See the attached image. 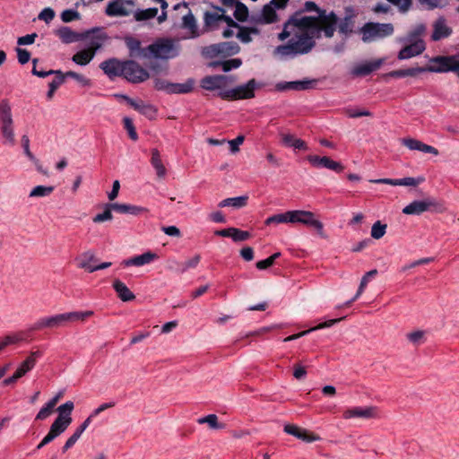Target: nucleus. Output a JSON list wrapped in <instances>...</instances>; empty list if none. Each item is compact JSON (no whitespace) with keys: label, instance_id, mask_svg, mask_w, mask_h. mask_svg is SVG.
Segmentation results:
<instances>
[{"label":"nucleus","instance_id":"f257e3e1","mask_svg":"<svg viewBox=\"0 0 459 459\" xmlns=\"http://www.w3.org/2000/svg\"><path fill=\"white\" fill-rule=\"evenodd\" d=\"M337 17L331 12H319L316 16H305L296 13L285 22L279 34L280 40L290 38L287 44L278 46L274 56L280 59L294 57L307 54L315 47V38H319L323 31L326 38H331L336 30Z\"/></svg>","mask_w":459,"mask_h":459},{"label":"nucleus","instance_id":"f03ea898","mask_svg":"<svg viewBox=\"0 0 459 459\" xmlns=\"http://www.w3.org/2000/svg\"><path fill=\"white\" fill-rule=\"evenodd\" d=\"M93 312L89 311H74L62 314H56L50 316H44L38 319L31 326L32 331H39L43 329H53L66 325L69 322L84 321L92 316Z\"/></svg>","mask_w":459,"mask_h":459},{"label":"nucleus","instance_id":"7ed1b4c3","mask_svg":"<svg viewBox=\"0 0 459 459\" xmlns=\"http://www.w3.org/2000/svg\"><path fill=\"white\" fill-rule=\"evenodd\" d=\"M179 46L170 39H160L142 50V56L170 59L178 56Z\"/></svg>","mask_w":459,"mask_h":459},{"label":"nucleus","instance_id":"20e7f679","mask_svg":"<svg viewBox=\"0 0 459 459\" xmlns=\"http://www.w3.org/2000/svg\"><path fill=\"white\" fill-rule=\"evenodd\" d=\"M262 84L255 79L249 80L247 83L237 86L233 89L219 92V96L224 100H245L255 97V91Z\"/></svg>","mask_w":459,"mask_h":459},{"label":"nucleus","instance_id":"39448f33","mask_svg":"<svg viewBox=\"0 0 459 459\" xmlns=\"http://www.w3.org/2000/svg\"><path fill=\"white\" fill-rule=\"evenodd\" d=\"M362 40L371 42L378 39L390 36L394 33V26L391 23L368 22L360 30Z\"/></svg>","mask_w":459,"mask_h":459},{"label":"nucleus","instance_id":"423d86ee","mask_svg":"<svg viewBox=\"0 0 459 459\" xmlns=\"http://www.w3.org/2000/svg\"><path fill=\"white\" fill-rule=\"evenodd\" d=\"M290 213V223H300L315 229L320 236H324V224L316 219L314 212L305 210H292Z\"/></svg>","mask_w":459,"mask_h":459},{"label":"nucleus","instance_id":"0eeeda50","mask_svg":"<svg viewBox=\"0 0 459 459\" xmlns=\"http://www.w3.org/2000/svg\"><path fill=\"white\" fill-rule=\"evenodd\" d=\"M239 50L240 48L237 42L229 41L212 44L208 47H205L203 49L202 53L206 57L213 58L217 56H230L238 54Z\"/></svg>","mask_w":459,"mask_h":459},{"label":"nucleus","instance_id":"6e6552de","mask_svg":"<svg viewBox=\"0 0 459 459\" xmlns=\"http://www.w3.org/2000/svg\"><path fill=\"white\" fill-rule=\"evenodd\" d=\"M430 65L421 67L422 73H448L455 72V56H438L430 59Z\"/></svg>","mask_w":459,"mask_h":459},{"label":"nucleus","instance_id":"1a4fd4ad","mask_svg":"<svg viewBox=\"0 0 459 459\" xmlns=\"http://www.w3.org/2000/svg\"><path fill=\"white\" fill-rule=\"evenodd\" d=\"M123 76L130 82L139 83L146 81L150 74L137 62L128 60L124 62Z\"/></svg>","mask_w":459,"mask_h":459},{"label":"nucleus","instance_id":"9d476101","mask_svg":"<svg viewBox=\"0 0 459 459\" xmlns=\"http://www.w3.org/2000/svg\"><path fill=\"white\" fill-rule=\"evenodd\" d=\"M133 0H113L106 7L105 13L109 17H124L133 13Z\"/></svg>","mask_w":459,"mask_h":459},{"label":"nucleus","instance_id":"9b49d317","mask_svg":"<svg viewBox=\"0 0 459 459\" xmlns=\"http://www.w3.org/2000/svg\"><path fill=\"white\" fill-rule=\"evenodd\" d=\"M82 34L88 35L84 38V39L87 40L86 48L90 52L94 53L95 56L96 52L102 47L104 41L107 39V35L100 28L86 30L82 32Z\"/></svg>","mask_w":459,"mask_h":459},{"label":"nucleus","instance_id":"f8f14e48","mask_svg":"<svg viewBox=\"0 0 459 459\" xmlns=\"http://www.w3.org/2000/svg\"><path fill=\"white\" fill-rule=\"evenodd\" d=\"M401 43H408L398 53L399 60H405L420 55L426 48L425 42L422 39H415L413 41H400Z\"/></svg>","mask_w":459,"mask_h":459},{"label":"nucleus","instance_id":"ddd939ff","mask_svg":"<svg viewBox=\"0 0 459 459\" xmlns=\"http://www.w3.org/2000/svg\"><path fill=\"white\" fill-rule=\"evenodd\" d=\"M307 160L315 168H325L338 173L344 169L342 163L333 160L327 156L308 155Z\"/></svg>","mask_w":459,"mask_h":459},{"label":"nucleus","instance_id":"4468645a","mask_svg":"<svg viewBox=\"0 0 459 459\" xmlns=\"http://www.w3.org/2000/svg\"><path fill=\"white\" fill-rule=\"evenodd\" d=\"M378 414V409L376 406H368V407H353L344 411L343 418L345 420H350L353 418H361V419H374L377 418Z\"/></svg>","mask_w":459,"mask_h":459},{"label":"nucleus","instance_id":"2eb2a0df","mask_svg":"<svg viewBox=\"0 0 459 459\" xmlns=\"http://www.w3.org/2000/svg\"><path fill=\"white\" fill-rule=\"evenodd\" d=\"M231 77L226 75L206 76L201 81V86L207 91H214L225 87L231 82Z\"/></svg>","mask_w":459,"mask_h":459},{"label":"nucleus","instance_id":"dca6fc26","mask_svg":"<svg viewBox=\"0 0 459 459\" xmlns=\"http://www.w3.org/2000/svg\"><path fill=\"white\" fill-rule=\"evenodd\" d=\"M434 205L431 199L415 200L403 209V212L407 215H420L429 210Z\"/></svg>","mask_w":459,"mask_h":459},{"label":"nucleus","instance_id":"f3484780","mask_svg":"<svg viewBox=\"0 0 459 459\" xmlns=\"http://www.w3.org/2000/svg\"><path fill=\"white\" fill-rule=\"evenodd\" d=\"M127 103L134 108L135 110L145 116L149 119H152L156 117L157 109L154 106L150 103H145L141 100H134L129 97L124 96Z\"/></svg>","mask_w":459,"mask_h":459},{"label":"nucleus","instance_id":"a211bd4d","mask_svg":"<svg viewBox=\"0 0 459 459\" xmlns=\"http://www.w3.org/2000/svg\"><path fill=\"white\" fill-rule=\"evenodd\" d=\"M100 67L109 78L123 76L124 62H120L116 58L102 62Z\"/></svg>","mask_w":459,"mask_h":459},{"label":"nucleus","instance_id":"6ab92c4d","mask_svg":"<svg viewBox=\"0 0 459 459\" xmlns=\"http://www.w3.org/2000/svg\"><path fill=\"white\" fill-rule=\"evenodd\" d=\"M402 143L411 151H419V152H421L424 153H430L435 156L438 155V151L437 148H435L431 145L426 144L417 139L403 138V139H402Z\"/></svg>","mask_w":459,"mask_h":459},{"label":"nucleus","instance_id":"aec40b11","mask_svg":"<svg viewBox=\"0 0 459 459\" xmlns=\"http://www.w3.org/2000/svg\"><path fill=\"white\" fill-rule=\"evenodd\" d=\"M384 59H377L370 62L358 64L351 70L353 76H366L377 70L383 64Z\"/></svg>","mask_w":459,"mask_h":459},{"label":"nucleus","instance_id":"412c9836","mask_svg":"<svg viewBox=\"0 0 459 459\" xmlns=\"http://www.w3.org/2000/svg\"><path fill=\"white\" fill-rule=\"evenodd\" d=\"M56 35L59 37L61 41L65 44H71L80 40H83L87 34L78 33L74 31L67 26H63L56 30Z\"/></svg>","mask_w":459,"mask_h":459},{"label":"nucleus","instance_id":"4be33fe9","mask_svg":"<svg viewBox=\"0 0 459 459\" xmlns=\"http://www.w3.org/2000/svg\"><path fill=\"white\" fill-rule=\"evenodd\" d=\"M452 33V29L447 26L446 20L439 17L433 24L432 40L438 41L444 38H447Z\"/></svg>","mask_w":459,"mask_h":459},{"label":"nucleus","instance_id":"5701e85b","mask_svg":"<svg viewBox=\"0 0 459 459\" xmlns=\"http://www.w3.org/2000/svg\"><path fill=\"white\" fill-rule=\"evenodd\" d=\"M422 178H379V179H373L370 180V182L375 184H385L390 186H416L420 182H422Z\"/></svg>","mask_w":459,"mask_h":459},{"label":"nucleus","instance_id":"b1692460","mask_svg":"<svg viewBox=\"0 0 459 459\" xmlns=\"http://www.w3.org/2000/svg\"><path fill=\"white\" fill-rule=\"evenodd\" d=\"M97 261L98 259L92 250L85 251L76 257L77 266L89 273L94 272V264Z\"/></svg>","mask_w":459,"mask_h":459},{"label":"nucleus","instance_id":"393cba45","mask_svg":"<svg viewBox=\"0 0 459 459\" xmlns=\"http://www.w3.org/2000/svg\"><path fill=\"white\" fill-rule=\"evenodd\" d=\"M157 258L158 256L155 253L148 251L142 255H135L129 259L124 260L123 264L125 266H143L151 264Z\"/></svg>","mask_w":459,"mask_h":459},{"label":"nucleus","instance_id":"a878e982","mask_svg":"<svg viewBox=\"0 0 459 459\" xmlns=\"http://www.w3.org/2000/svg\"><path fill=\"white\" fill-rule=\"evenodd\" d=\"M200 260V255H195L194 257L184 263H178V261L172 260L169 262L168 269L171 271H176L179 273H184L188 269L195 268L198 265Z\"/></svg>","mask_w":459,"mask_h":459},{"label":"nucleus","instance_id":"bb28decb","mask_svg":"<svg viewBox=\"0 0 459 459\" xmlns=\"http://www.w3.org/2000/svg\"><path fill=\"white\" fill-rule=\"evenodd\" d=\"M279 0H272L269 4H265L259 16V21L263 23H272L276 19V9H280L278 6Z\"/></svg>","mask_w":459,"mask_h":459},{"label":"nucleus","instance_id":"cd10ccee","mask_svg":"<svg viewBox=\"0 0 459 459\" xmlns=\"http://www.w3.org/2000/svg\"><path fill=\"white\" fill-rule=\"evenodd\" d=\"M42 353L39 351L30 352V356L21 363L16 371L14 372L20 378L26 373L30 371L36 365L37 358L41 357Z\"/></svg>","mask_w":459,"mask_h":459},{"label":"nucleus","instance_id":"c85d7f7f","mask_svg":"<svg viewBox=\"0 0 459 459\" xmlns=\"http://www.w3.org/2000/svg\"><path fill=\"white\" fill-rule=\"evenodd\" d=\"M110 208H113V211L122 214H132V215H139L147 211L146 208L142 206H136L126 204H117V203H110Z\"/></svg>","mask_w":459,"mask_h":459},{"label":"nucleus","instance_id":"c756f323","mask_svg":"<svg viewBox=\"0 0 459 459\" xmlns=\"http://www.w3.org/2000/svg\"><path fill=\"white\" fill-rule=\"evenodd\" d=\"M113 288L118 298L124 302L132 301L135 299V295L118 279L113 281Z\"/></svg>","mask_w":459,"mask_h":459},{"label":"nucleus","instance_id":"7c9ffc66","mask_svg":"<svg viewBox=\"0 0 459 459\" xmlns=\"http://www.w3.org/2000/svg\"><path fill=\"white\" fill-rule=\"evenodd\" d=\"M182 20V27L188 32L187 38L194 39L198 37L199 31L193 13L188 11L187 13L183 16Z\"/></svg>","mask_w":459,"mask_h":459},{"label":"nucleus","instance_id":"2f4dec72","mask_svg":"<svg viewBox=\"0 0 459 459\" xmlns=\"http://www.w3.org/2000/svg\"><path fill=\"white\" fill-rule=\"evenodd\" d=\"M314 81L310 80H301V81H293L287 82H281L277 84V89L280 91L286 90H294V91H303L311 88Z\"/></svg>","mask_w":459,"mask_h":459},{"label":"nucleus","instance_id":"473e14b6","mask_svg":"<svg viewBox=\"0 0 459 459\" xmlns=\"http://www.w3.org/2000/svg\"><path fill=\"white\" fill-rule=\"evenodd\" d=\"M151 164L154 168L157 177L164 178L167 174V170L162 163L160 152L157 149L152 150Z\"/></svg>","mask_w":459,"mask_h":459},{"label":"nucleus","instance_id":"72a5a7b5","mask_svg":"<svg viewBox=\"0 0 459 459\" xmlns=\"http://www.w3.org/2000/svg\"><path fill=\"white\" fill-rule=\"evenodd\" d=\"M195 85V81L193 79H187L183 83H173L171 82L169 85V94H186L192 91Z\"/></svg>","mask_w":459,"mask_h":459},{"label":"nucleus","instance_id":"f704fd0d","mask_svg":"<svg viewBox=\"0 0 459 459\" xmlns=\"http://www.w3.org/2000/svg\"><path fill=\"white\" fill-rule=\"evenodd\" d=\"M248 197L247 195L236 196L226 198L219 203L218 206L221 208L223 207H233V208H242L245 207L247 204Z\"/></svg>","mask_w":459,"mask_h":459},{"label":"nucleus","instance_id":"c9c22d12","mask_svg":"<svg viewBox=\"0 0 459 459\" xmlns=\"http://www.w3.org/2000/svg\"><path fill=\"white\" fill-rule=\"evenodd\" d=\"M71 423L72 422H70V420L67 419L63 420L61 418L56 417V419L50 426L48 432L56 438L62 433H64Z\"/></svg>","mask_w":459,"mask_h":459},{"label":"nucleus","instance_id":"e433bc0d","mask_svg":"<svg viewBox=\"0 0 459 459\" xmlns=\"http://www.w3.org/2000/svg\"><path fill=\"white\" fill-rule=\"evenodd\" d=\"M94 53L90 52L87 48H84L75 53L73 56L72 60L76 65L84 66L88 65L94 58Z\"/></svg>","mask_w":459,"mask_h":459},{"label":"nucleus","instance_id":"4c0bfd02","mask_svg":"<svg viewBox=\"0 0 459 459\" xmlns=\"http://www.w3.org/2000/svg\"><path fill=\"white\" fill-rule=\"evenodd\" d=\"M281 141L285 145L293 147L295 149H299V150L307 149V144L303 140L298 139L290 134H281Z\"/></svg>","mask_w":459,"mask_h":459},{"label":"nucleus","instance_id":"58836bf2","mask_svg":"<svg viewBox=\"0 0 459 459\" xmlns=\"http://www.w3.org/2000/svg\"><path fill=\"white\" fill-rule=\"evenodd\" d=\"M422 73L421 67H411L408 69L394 70L386 74V76L394 78H403L406 76H415Z\"/></svg>","mask_w":459,"mask_h":459},{"label":"nucleus","instance_id":"ea45409f","mask_svg":"<svg viewBox=\"0 0 459 459\" xmlns=\"http://www.w3.org/2000/svg\"><path fill=\"white\" fill-rule=\"evenodd\" d=\"M157 13L158 9L155 7L147 8L144 10L138 9L134 13V17L135 21L142 22L154 18L157 15Z\"/></svg>","mask_w":459,"mask_h":459},{"label":"nucleus","instance_id":"a19ab883","mask_svg":"<svg viewBox=\"0 0 459 459\" xmlns=\"http://www.w3.org/2000/svg\"><path fill=\"white\" fill-rule=\"evenodd\" d=\"M74 408V404L72 401H67L65 403L61 404L57 407L56 411L58 412V418L63 420H69L72 422L71 413Z\"/></svg>","mask_w":459,"mask_h":459},{"label":"nucleus","instance_id":"79ce46f5","mask_svg":"<svg viewBox=\"0 0 459 459\" xmlns=\"http://www.w3.org/2000/svg\"><path fill=\"white\" fill-rule=\"evenodd\" d=\"M290 211H287L282 213H277L274 215H272L268 217L264 221L265 225H271V224H280V223H290Z\"/></svg>","mask_w":459,"mask_h":459},{"label":"nucleus","instance_id":"37998d69","mask_svg":"<svg viewBox=\"0 0 459 459\" xmlns=\"http://www.w3.org/2000/svg\"><path fill=\"white\" fill-rule=\"evenodd\" d=\"M407 340L414 346H420L426 341V332L422 330H416L406 334Z\"/></svg>","mask_w":459,"mask_h":459},{"label":"nucleus","instance_id":"c03bdc74","mask_svg":"<svg viewBox=\"0 0 459 459\" xmlns=\"http://www.w3.org/2000/svg\"><path fill=\"white\" fill-rule=\"evenodd\" d=\"M197 422L199 424H208L209 427L211 429H223L225 427L224 424L222 423H219L218 421V417L217 415L215 414H209L207 416H204V417H202V418H199L197 420Z\"/></svg>","mask_w":459,"mask_h":459},{"label":"nucleus","instance_id":"a18cd8bd","mask_svg":"<svg viewBox=\"0 0 459 459\" xmlns=\"http://www.w3.org/2000/svg\"><path fill=\"white\" fill-rule=\"evenodd\" d=\"M125 42L130 51L131 56H135L136 53L142 56V50L143 48H141V41L139 39L133 37H127L125 39Z\"/></svg>","mask_w":459,"mask_h":459},{"label":"nucleus","instance_id":"49530a36","mask_svg":"<svg viewBox=\"0 0 459 459\" xmlns=\"http://www.w3.org/2000/svg\"><path fill=\"white\" fill-rule=\"evenodd\" d=\"M425 30L426 26L424 24H418L411 32L408 33L406 37L398 39V41H413L415 39H420L419 37L423 34Z\"/></svg>","mask_w":459,"mask_h":459},{"label":"nucleus","instance_id":"de8ad7c7","mask_svg":"<svg viewBox=\"0 0 459 459\" xmlns=\"http://www.w3.org/2000/svg\"><path fill=\"white\" fill-rule=\"evenodd\" d=\"M1 130L3 136L10 143L14 144V133L13 128V121L9 122H1Z\"/></svg>","mask_w":459,"mask_h":459},{"label":"nucleus","instance_id":"09e8293b","mask_svg":"<svg viewBox=\"0 0 459 459\" xmlns=\"http://www.w3.org/2000/svg\"><path fill=\"white\" fill-rule=\"evenodd\" d=\"M258 30L255 28H241L239 29L237 37L243 43H249L252 40V34H258Z\"/></svg>","mask_w":459,"mask_h":459},{"label":"nucleus","instance_id":"8fccbe9b","mask_svg":"<svg viewBox=\"0 0 459 459\" xmlns=\"http://www.w3.org/2000/svg\"><path fill=\"white\" fill-rule=\"evenodd\" d=\"M386 224L381 223L380 221H376L371 227V237L375 239H379L385 236L386 232Z\"/></svg>","mask_w":459,"mask_h":459},{"label":"nucleus","instance_id":"3c124183","mask_svg":"<svg viewBox=\"0 0 459 459\" xmlns=\"http://www.w3.org/2000/svg\"><path fill=\"white\" fill-rule=\"evenodd\" d=\"M54 191L53 186H37L30 193V197H45Z\"/></svg>","mask_w":459,"mask_h":459},{"label":"nucleus","instance_id":"603ef678","mask_svg":"<svg viewBox=\"0 0 459 459\" xmlns=\"http://www.w3.org/2000/svg\"><path fill=\"white\" fill-rule=\"evenodd\" d=\"M0 116L1 122L13 121L11 107L6 100H4L0 103Z\"/></svg>","mask_w":459,"mask_h":459},{"label":"nucleus","instance_id":"864d4df0","mask_svg":"<svg viewBox=\"0 0 459 459\" xmlns=\"http://www.w3.org/2000/svg\"><path fill=\"white\" fill-rule=\"evenodd\" d=\"M110 204H105V209L102 213H99L93 217L92 221L95 223H100L106 221H111L113 219L112 211L113 208L109 207Z\"/></svg>","mask_w":459,"mask_h":459},{"label":"nucleus","instance_id":"5fc2aeb1","mask_svg":"<svg viewBox=\"0 0 459 459\" xmlns=\"http://www.w3.org/2000/svg\"><path fill=\"white\" fill-rule=\"evenodd\" d=\"M53 72L56 77L48 83V87L52 91H56L64 83L65 75L60 70H53Z\"/></svg>","mask_w":459,"mask_h":459},{"label":"nucleus","instance_id":"6e6d98bb","mask_svg":"<svg viewBox=\"0 0 459 459\" xmlns=\"http://www.w3.org/2000/svg\"><path fill=\"white\" fill-rule=\"evenodd\" d=\"M234 16L238 21H246L248 16L247 7L242 3L238 2L234 11Z\"/></svg>","mask_w":459,"mask_h":459},{"label":"nucleus","instance_id":"4d7b16f0","mask_svg":"<svg viewBox=\"0 0 459 459\" xmlns=\"http://www.w3.org/2000/svg\"><path fill=\"white\" fill-rule=\"evenodd\" d=\"M22 145L24 151V154L28 157V159L33 161L35 164H38L39 160L30 150V138L28 135L24 134L22 136Z\"/></svg>","mask_w":459,"mask_h":459},{"label":"nucleus","instance_id":"13d9d810","mask_svg":"<svg viewBox=\"0 0 459 459\" xmlns=\"http://www.w3.org/2000/svg\"><path fill=\"white\" fill-rule=\"evenodd\" d=\"M344 112L351 118H356L360 117H372V113L367 109L348 108L345 109Z\"/></svg>","mask_w":459,"mask_h":459},{"label":"nucleus","instance_id":"bf43d9fd","mask_svg":"<svg viewBox=\"0 0 459 459\" xmlns=\"http://www.w3.org/2000/svg\"><path fill=\"white\" fill-rule=\"evenodd\" d=\"M218 64L221 66V69L224 72H229L231 69L238 68L241 65L242 61L239 58H234V59H230V60L222 61V62L218 63Z\"/></svg>","mask_w":459,"mask_h":459},{"label":"nucleus","instance_id":"052dcab7","mask_svg":"<svg viewBox=\"0 0 459 459\" xmlns=\"http://www.w3.org/2000/svg\"><path fill=\"white\" fill-rule=\"evenodd\" d=\"M64 75H65V78L69 77V78L74 79L76 82H78L82 86H90L91 85L90 79H88L84 75L77 74L75 72L68 71L65 74H64Z\"/></svg>","mask_w":459,"mask_h":459},{"label":"nucleus","instance_id":"680f3d73","mask_svg":"<svg viewBox=\"0 0 459 459\" xmlns=\"http://www.w3.org/2000/svg\"><path fill=\"white\" fill-rule=\"evenodd\" d=\"M80 18V13L73 9H67L62 12L61 19L64 22H70L74 20H78Z\"/></svg>","mask_w":459,"mask_h":459},{"label":"nucleus","instance_id":"e2e57ef3","mask_svg":"<svg viewBox=\"0 0 459 459\" xmlns=\"http://www.w3.org/2000/svg\"><path fill=\"white\" fill-rule=\"evenodd\" d=\"M124 126L126 129V131L128 132L129 137L133 141H136L138 139V134L135 131V128H134L132 119L129 117H125L124 118Z\"/></svg>","mask_w":459,"mask_h":459},{"label":"nucleus","instance_id":"0e129e2a","mask_svg":"<svg viewBox=\"0 0 459 459\" xmlns=\"http://www.w3.org/2000/svg\"><path fill=\"white\" fill-rule=\"evenodd\" d=\"M54 407L47 403L38 412L36 415L37 420H46L53 411Z\"/></svg>","mask_w":459,"mask_h":459},{"label":"nucleus","instance_id":"69168bd1","mask_svg":"<svg viewBox=\"0 0 459 459\" xmlns=\"http://www.w3.org/2000/svg\"><path fill=\"white\" fill-rule=\"evenodd\" d=\"M232 231V239L235 242L245 241L248 239L251 236L248 231L241 230L237 228H234V230Z\"/></svg>","mask_w":459,"mask_h":459},{"label":"nucleus","instance_id":"338daca9","mask_svg":"<svg viewBox=\"0 0 459 459\" xmlns=\"http://www.w3.org/2000/svg\"><path fill=\"white\" fill-rule=\"evenodd\" d=\"M82 433L77 429L74 432V434L66 440L62 450L63 452H66L70 449L77 442V440L81 437Z\"/></svg>","mask_w":459,"mask_h":459},{"label":"nucleus","instance_id":"774afa93","mask_svg":"<svg viewBox=\"0 0 459 459\" xmlns=\"http://www.w3.org/2000/svg\"><path fill=\"white\" fill-rule=\"evenodd\" d=\"M54 17L55 12L49 7L44 8L39 14V19L46 22L47 23L50 22Z\"/></svg>","mask_w":459,"mask_h":459}]
</instances>
